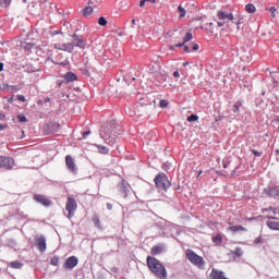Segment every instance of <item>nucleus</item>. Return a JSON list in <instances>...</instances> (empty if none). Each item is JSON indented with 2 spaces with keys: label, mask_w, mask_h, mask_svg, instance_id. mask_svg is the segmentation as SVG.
<instances>
[{
  "label": "nucleus",
  "mask_w": 279,
  "mask_h": 279,
  "mask_svg": "<svg viewBox=\"0 0 279 279\" xmlns=\"http://www.w3.org/2000/svg\"><path fill=\"white\" fill-rule=\"evenodd\" d=\"M266 226L269 228V230H277L279 231V218L272 217L269 214L266 215Z\"/></svg>",
  "instance_id": "0eeeda50"
},
{
  "label": "nucleus",
  "mask_w": 279,
  "mask_h": 279,
  "mask_svg": "<svg viewBox=\"0 0 279 279\" xmlns=\"http://www.w3.org/2000/svg\"><path fill=\"white\" fill-rule=\"evenodd\" d=\"M163 251H165V246H162V244H158L150 248V254L151 256H158L162 254Z\"/></svg>",
  "instance_id": "f3484780"
},
{
  "label": "nucleus",
  "mask_w": 279,
  "mask_h": 279,
  "mask_svg": "<svg viewBox=\"0 0 279 279\" xmlns=\"http://www.w3.org/2000/svg\"><path fill=\"white\" fill-rule=\"evenodd\" d=\"M88 134H90V131H86L83 133V138H86V136H88Z\"/></svg>",
  "instance_id": "c03bdc74"
},
{
  "label": "nucleus",
  "mask_w": 279,
  "mask_h": 279,
  "mask_svg": "<svg viewBox=\"0 0 279 279\" xmlns=\"http://www.w3.org/2000/svg\"><path fill=\"white\" fill-rule=\"evenodd\" d=\"M96 147H97L99 154L106 155V154H108V151H109L108 147H106V146L96 145Z\"/></svg>",
  "instance_id": "c756f323"
},
{
  "label": "nucleus",
  "mask_w": 279,
  "mask_h": 279,
  "mask_svg": "<svg viewBox=\"0 0 279 279\" xmlns=\"http://www.w3.org/2000/svg\"><path fill=\"white\" fill-rule=\"evenodd\" d=\"M268 10H269L272 19H276V7H270Z\"/></svg>",
  "instance_id": "f704fd0d"
},
{
  "label": "nucleus",
  "mask_w": 279,
  "mask_h": 279,
  "mask_svg": "<svg viewBox=\"0 0 279 279\" xmlns=\"http://www.w3.org/2000/svg\"><path fill=\"white\" fill-rule=\"evenodd\" d=\"M60 130V124L58 122H50L45 128V134H53Z\"/></svg>",
  "instance_id": "9b49d317"
},
{
  "label": "nucleus",
  "mask_w": 279,
  "mask_h": 279,
  "mask_svg": "<svg viewBox=\"0 0 279 279\" xmlns=\"http://www.w3.org/2000/svg\"><path fill=\"white\" fill-rule=\"evenodd\" d=\"M64 80L65 82L70 83V82H76L77 81V75H75V73L73 72H68L65 75H64Z\"/></svg>",
  "instance_id": "4be33fe9"
},
{
  "label": "nucleus",
  "mask_w": 279,
  "mask_h": 279,
  "mask_svg": "<svg viewBox=\"0 0 279 279\" xmlns=\"http://www.w3.org/2000/svg\"><path fill=\"white\" fill-rule=\"evenodd\" d=\"M191 40H193V33H186V35L183 37V41L174 46H170V49L173 50L175 47H184V45H186V43H191Z\"/></svg>",
  "instance_id": "2eb2a0df"
},
{
  "label": "nucleus",
  "mask_w": 279,
  "mask_h": 279,
  "mask_svg": "<svg viewBox=\"0 0 279 279\" xmlns=\"http://www.w3.org/2000/svg\"><path fill=\"white\" fill-rule=\"evenodd\" d=\"M58 64H64V62H60V61H59Z\"/></svg>",
  "instance_id": "6e6d98bb"
},
{
  "label": "nucleus",
  "mask_w": 279,
  "mask_h": 279,
  "mask_svg": "<svg viewBox=\"0 0 279 279\" xmlns=\"http://www.w3.org/2000/svg\"><path fill=\"white\" fill-rule=\"evenodd\" d=\"M211 241L215 243V245H221V243H223V236L221 233H218L211 238Z\"/></svg>",
  "instance_id": "5701e85b"
},
{
  "label": "nucleus",
  "mask_w": 279,
  "mask_h": 279,
  "mask_svg": "<svg viewBox=\"0 0 279 279\" xmlns=\"http://www.w3.org/2000/svg\"><path fill=\"white\" fill-rule=\"evenodd\" d=\"M230 255L232 256L233 260H236V258H241V256H243V250L241 247H235L234 251L230 252Z\"/></svg>",
  "instance_id": "aec40b11"
},
{
  "label": "nucleus",
  "mask_w": 279,
  "mask_h": 279,
  "mask_svg": "<svg viewBox=\"0 0 279 279\" xmlns=\"http://www.w3.org/2000/svg\"><path fill=\"white\" fill-rule=\"evenodd\" d=\"M10 3H12V0H0V5L2 8H9Z\"/></svg>",
  "instance_id": "473e14b6"
},
{
  "label": "nucleus",
  "mask_w": 279,
  "mask_h": 279,
  "mask_svg": "<svg viewBox=\"0 0 279 279\" xmlns=\"http://www.w3.org/2000/svg\"><path fill=\"white\" fill-rule=\"evenodd\" d=\"M230 232L236 233V232H245L247 229L245 227L238 225V226H231L228 228Z\"/></svg>",
  "instance_id": "412c9836"
},
{
  "label": "nucleus",
  "mask_w": 279,
  "mask_h": 279,
  "mask_svg": "<svg viewBox=\"0 0 279 279\" xmlns=\"http://www.w3.org/2000/svg\"><path fill=\"white\" fill-rule=\"evenodd\" d=\"M17 99L19 101H23V102L27 101V99L23 95L17 96Z\"/></svg>",
  "instance_id": "ea45409f"
},
{
  "label": "nucleus",
  "mask_w": 279,
  "mask_h": 279,
  "mask_svg": "<svg viewBox=\"0 0 279 279\" xmlns=\"http://www.w3.org/2000/svg\"><path fill=\"white\" fill-rule=\"evenodd\" d=\"M9 267H11V269H23V263L19 260L11 262L9 263Z\"/></svg>",
  "instance_id": "b1692460"
},
{
  "label": "nucleus",
  "mask_w": 279,
  "mask_h": 279,
  "mask_svg": "<svg viewBox=\"0 0 279 279\" xmlns=\"http://www.w3.org/2000/svg\"><path fill=\"white\" fill-rule=\"evenodd\" d=\"M86 45H88V41L84 39V36L73 34L70 41L65 44H54V49H58L59 51H66L68 53H73L75 51V47L77 49L84 50L86 49Z\"/></svg>",
  "instance_id": "f257e3e1"
},
{
  "label": "nucleus",
  "mask_w": 279,
  "mask_h": 279,
  "mask_svg": "<svg viewBox=\"0 0 279 279\" xmlns=\"http://www.w3.org/2000/svg\"><path fill=\"white\" fill-rule=\"evenodd\" d=\"M215 24L213 23V22H210V23H207V29H209L210 32H211V34H213V26H214Z\"/></svg>",
  "instance_id": "58836bf2"
},
{
  "label": "nucleus",
  "mask_w": 279,
  "mask_h": 279,
  "mask_svg": "<svg viewBox=\"0 0 279 279\" xmlns=\"http://www.w3.org/2000/svg\"><path fill=\"white\" fill-rule=\"evenodd\" d=\"M183 51H185V53H191V48L189 46H183Z\"/></svg>",
  "instance_id": "a19ab883"
},
{
  "label": "nucleus",
  "mask_w": 279,
  "mask_h": 279,
  "mask_svg": "<svg viewBox=\"0 0 279 279\" xmlns=\"http://www.w3.org/2000/svg\"><path fill=\"white\" fill-rule=\"evenodd\" d=\"M245 12L254 14V12H256V7L253 3H248L245 5Z\"/></svg>",
  "instance_id": "a878e982"
},
{
  "label": "nucleus",
  "mask_w": 279,
  "mask_h": 279,
  "mask_svg": "<svg viewBox=\"0 0 279 279\" xmlns=\"http://www.w3.org/2000/svg\"><path fill=\"white\" fill-rule=\"evenodd\" d=\"M82 12L83 16H90V14L95 12V8H93V2H88V5H86Z\"/></svg>",
  "instance_id": "6ab92c4d"
},
{
  "label": "nucleus",
  "mask_w": 279,
  "mask_h": 279,
  "mask_svg": "<svg viewBox=\"0 0 279 279\" xmlns=\"http://www.w3.org/2000/svg\"><path fill=\"white\" fill-rule=\"evenodd\" d=\"M219 21H233L234 20V15H232V13H226L223 11H219L217 14Z\"/></svg>",
  "instance_id": "dca6fc26"
},
{
  "label": "nucleus",
  "mask_w": 279,
  "mask_h": 279,
  "mask_svg": "<svg viewBox=\"0 0 279 279\" xmlns=\"http://www.w3.org/2000/svg\"><path fill=\"white\" fill-rule=\"evenodd\" d=\"M65 210L68 211V219L75 217V211L77 210V201L69 196L65 204Z\"/></svg>",
  "instance_id": "39448f33"
},
{
  "label": "nucleus",
  "mask_w": 279,
  "mask_h": 279,
  "mask_svg": "<svg viewBox=\"0 0 279 279\" xmlns=\"http://www.w3.org/2000/svg\"><path fill=\"white\" fill-rule=\"evenodd\" d=\"M189 123H193L194 121H199V117L197 114H191L187 117Z\"/></svg>",
  "instance_id": "7c9ffc66"
},
{
  "label": "nucleus",
  "mask_w": 279,
  "mask_h": 279,
  "mask_svg": "<svg viewBox=\"0 0 279 279\" xmlns=\"http://www.w3.org/2000/svg\"><path fill=\"white\" fill-rule=\"evenodd\" d=\"M166 38H173V43H178L184 38V34L178 33L175 31H170L166 34Z\"/></svg>",
  "instance_id": "4468645a"
},
{
  "label": "nucleus",
  "mask_w": 279,
  "mask_h": 279,
  "mask_svg": "<svg viewBox=\"0 0 279 279\" xmlns=\"http://www.w3.org/2000/svg\"><path fill=\"white\" fill-rule=\"evenodd\" d=\"M65 165L69 171H71L72 173H75V171H77V167L75 166V159H73L71 155H68L65 157Z\"/></svg>",
  "instance_id": "ddd939ff"
},
{
  "label": "nucleus",
  "mask_w": 279,
  "mask_h": 279,
  "mask_svg": "<svg viewBox=\"0 0 279 279\" xmlns=\"http://www.w3.org/2000/svg\"><path fill=\"white\" fill-rule=\"evenodd\" d=\"M33 199L37 202V204H41V206H45L46 208H48V206H51V201L45 195L35 194L33 196Z\"/></svg>",
  "instance_id": "6e6552de"
},
{
  "label": "nucleus",
  "mask_w": 279,
  "mask_h": 279,
  "mask_svg": "<svg viewBox=\"0 0 279 279\" xmlns=\"http://www.w3.org/2000/svg\"><path fill=\"white\" fill-rule=\"evenodd\" d=\"M185 257L194 267H198V269H204V266L206 265V262H204V257L197 255L193 250L187 248L185 251Z\"/></svg>",
  "instance_id": "7ed1b4c3"
},
{
  "label": "nucleus",
  "mask_w": 279,
  "mask_h": 279,
  "mask_svg": "<svg viewBox=\"0 0 279 279\" xmlns=\"http://www.w3.org/2000/svg\"><path fill=\"white\" fill-rule=\"evenodd\" d=\"M146 263L149 271H151V274H154L156 278H168L167 268H165V265H162V263H160V260H158L156 257L148 255L146 258Z\"/></svg>",
  "instance_id": "f03ea898"
},
{
  "label": "nucleus",
  "mask_w": 279,
  "mask_h": 279,
  "mask_svg": "<svg viewBox=\"0 0 279 279\" xmlns=\"http://www.w3.org/2000/svg\"><path fill=\"white\" fill-rule=\"evenodd\" d=\"M0 71H3V63H0Z\"/></svg>",
  "instance_id": "8fccbe9b"
},
{
  "label": "nucleus",
  "mask_w": 279,
  "mask_h": 279,
  "mask_svg": "<svg viewBox=\"0 0 279 279\" xmlns=\"http://www.w3.org/2000/svg\"><path fill=\"white\" fill-rule=\"evenodd\" d=\"M132 24H133V25H136V20H132Z\"/></svg>",
  "instance_id": "603ef678"
},
{
  "label": "nucleus",
  "mask_w": 279,
  "mask_h": 279,
  "mask_svg": "<svg viewBox=\"0 0 279 279\" xmlns=\"http://www.w3.org/2000/svg\"><path fill=\"white\" fill-rule=\"evenodd\" d=\"M240 106H241V105L235 104V105L233 106V112H239Z\"/></svg>",
  "instance_id": "79ce46f5"
},
{
  "label": "nucleus",
  "mask_w": 279,
  "mask_h": 279,
  "mask_svg": "<svg viewBox=\"0 0 279 279\" xmlns=\"http://www.w3.org/2000/svg\"><path fill=\"white\" fill-rule=\"evenodd\" d=\"M20 123H27V118L24 114L17 116Z\"/></svg>",
  "instance_id": "72a5a7b5"
},
{
  "label": "nucleus",
  "mask_w": 279,
  "mask_h": 279,
  "mask_svg": "<svg viewBox=\"0 0 279 279\" xmlns=\"http://www.w3.org/2000/svg\"><path fill=\"white\" fill-rule=\"evenodd\" d=\"M80 260L75 256H70L66 258V260L63 264L64 269H74V267H77V264Z\"/></svg>",
  "instance_id": "1a4fd4ad"
},
{
  "label": "nucleus",
  "mask_w": 279,
  "mask_h": 279,
  "mask_svg": "<svg viewBox=\"0 0 279 279\" xmlns=\"http://www.w3.org/2000/svg\"><path fill=\"white\" fill-rule=\"evenodd\" d=\"M267 195H269V197H274L275 199H279V187H268V190H266Z\"/></svg>",
  "instance_id": "a211bd4d"
},
{
  "label": "nucleus",
  "mask_w": 279,
  "mask_h": 279,
  "mask_svg": "<svg viewBox=\"0 0 279 279\" xmlns=\"http://www.w3.org/2000/svg\"><path fill=\"white\" fill-rule=\"evenodd\" d=\"M263 215H265L266 213H271V215H278V208L276 207H268V208H264L262 209Z\"/></svg>",
  "instance_id": "393cba45"
},
{
  "label": "nucleus",
  "mask_w": 279,
  "mask_h": 279,
  "mask_svg": "<svg viewBox=\"0 0 279 279\" xmlns=\"http://www.w3.org/2000/svg\"><path fill=\"white\" fill-rule=\"evenodd\" d=\"M260 241H262V239H260V238H257V239L255 240V243H260Z\"/></svg>",
  "instance_id": "09e8293b"
},
{
  "label": "nucleus",
  "mask_w": 279,
  "mask_h": 279,
  "mask_svg": "<svg viewBox=\"0 0 279 279\" xmlns=\"http://www.w3.org/2000/svg\"><path fill=\"white\" fill-rule=\"evenodd\" d=\"M173 77H180V72L174 71V72H173Z\"/></svg>",
  "instance_id": "37998d69"
},
{
  "label": "nucleus",
  "mask_w": 279,
  "mask_h": 279,
  "mask_svg": "<svg viewBox=\"0 0 279 279\" xmlns=\"http://www.w3.org/2000/svg\"><path fill=\"white\" fill-rule=\"evenodd\" d=\"M218 27H223V23L222 22H218Z\"/></svg>",
  "instance_id": "de8ad7c7"
},
{
  "label": "nucleus",
  "mask_w": 279,
  "mask_h": 279,
  "mask_svg": "<svg viewBox=\"0 0 279 279\" xmlns=\"http://www.w3.org/2000/svg\"><path fill=\"white\" fill-rule=\"evenodd\" d=\"M98 24L101 25V27H106V25H108V21L106 17L101 16L98 19Z\"/></svg>",
  "instance_id": "2f4dec72"
},
{
  "label": "nucleus",
  "mask_w": 279,
  "mask_h": 279,
  "mask_svg": "<svg viewBox=\"0 0 279 279\" xmlns=\"http://www.w3.org/2000/svg\"><path fill=\"white\" fill-rule=\"evenodd\" d=\"M35 243H36L37 250H39V252L43 253L47 250V240L45 239V236L35 238Z\"/></svg>",
  "instance_id": "9d476101"
},
{
  "label": "nucleus",
  "mask_w": 279,
  "mask_h": 279,
  "mask_svg": "<svg viewBox=\"0 0 279 279\" xmlns=\"http://www.w3.org/2000/svg\"><path fill=\"white\" fill-rule=\"evenodd\" d=\"M148 2H150V3H156V0H148Z\"/></svg>",
  "instance_id": "3c124183"
},
{
  "label": "nucleus",
  "mask_w": 279,
  "mask_h": 279,
  "mask_svg": "<svg viewBox=\"0 0 279 279\" xmlns=\"http://www.w3.org/2000/svg\"><path fill=\"white\" fill-rule=\"evenodd\" d=\"M112 128L111 126H102L100 130V137L107 142L108 138H112Z\"/></svg>",
  "instance_id": "f8f14e48"
},
{
  "label": "nucleus",
  "mask_w": 279,
  "mask_h": 279,
  "mask_svg": "<svg viewBox=\"0 0 279 279\" xmlns=\"http://www.w3.org/2000/svg\"><path fill=\"white\" fill-rule=\"evenodd\" d=\"M225 169L228 167L227 165H223Z\"/></svg>",
  "instance_id": "4d7b16f0"
},
{
  "label": "nucleus",
  "mask_w": 279,
  "mask_h": 279,
  "mask_svg": "<svg viewBox=\"0 0 279 279\" xmlns=\"http://www.w3.org/2000/svg\"><path fill=\"white\" fill-rule=\"evenodd\" d=\"M178 11L180 12L179 19H184V16H186V9H184L182 5L178 7Z\"/></svg>",
  "instance_id": "c85d7f7f"
},
{
  "label": "nucleus",
  "mask_w": 279,
  "mask_h": 279,
  "mask_svg": "<svg viewBox=\"0 0 279 279\" xmlns=\"http://www.w3.org/2000/svg\"><path fill=\"white\" fill-rule=\"evenodd\" d=\"M192 49H193V51H198L199 50V45L192 44Z\"/></svg>",
  "instance_id": "4c0bfd02"
},
{
  "label": "nucleus",
  "mask_w": 279,
  "mask_h": 279,
  "mask_svg": "<svg viewBox=\"0 0 279 279\" xmlns=\"http://www.w3.org/2000/svg\"><path fill=\"white\" fill-rule=\"evenodd\" d=\"M252 153L254 154V156H256L257 158H260V156H263V153L258 151V150H252Z\"/></svg>",
  "instance_id": "e433bc0d"
},
{
  "label": "nucleus",
  "mask_w": 279,
  "mask_h": 279,
  "mask_svg": "<svg viewBox=\"0 0 279 279\" xmlns=\"http://www.w3.org/2000/svg\"><path fill=\"white\" fill-rule=\"evenodd\" d=\"M155 184L158 189H161V191H167L171 186V182H169V178H167V174L165 173L156 175Z\"/></svg>",
  "instance_id": "20e7f679"
},
{
  "label": "nucleus",
  "mask_w": 279,
  "mask_h": 279,
  "mask_svg": "<svg viewBox=\"0 0 279 279\" xmlns=\"http://www.w3.org/2000/svg\"><path fill=\"white\" fill-rule=\"evenodd\" d=\"M49 101H51V98L46 97V98H45V102L47 104V102H49Z\"/></svg>",
  "instance_id": "49530a36"
},
{
  "label": "nucleus",
  "mask_w": 279,
  "mask_h": 279,
  "mask_svg": "<svg viewBox=\"0 0 279 279\" xmlns=\"http://www.w3.org/2000/svg\"><path fill=\"white\" fill-rule=\"evenodd\" d=\"M16 162L12 157L0 156V169H5L7 171H12Z\"/></svg>",
  "instance_id": "423d86ee"
},
{
  "label": "nucleus",
  "mask_w": 279,
  "mask_h": 279,
  "mask_svg": "<svg viewBox=\"0 0 279 279\" xmlns=\"http://www.w3.org/2000/svg\"><path fill=\"white\" fill-rule=\"evenodd\" d=\"M183 66H189V62H184V63H183Z\"/></svg>",
  "instance_id": "864d4df0"
},
{
  "label": "nucleus",
  "mask_w": 279,
  "mask_h": 279,
  "mask_svg": "<svg viewBox=\"0 0 279 279\" xmlns=\"http://www.w3.org/2000/svg\"><path fill=\"white\" fill-rule=\"evenodd\" d=\"M107 208H108V210H112V204L107 203Z\"/></svg>",
  "instance_id": "a18cd8bd"
},
{
  "label": "nucleus",
  "mask_w": 279,
  "mask_h": 279,
  "mask_svg": "<svg viewBox=\"0 0 279 279\" xmlns=\"http://www.w3.org/2000/svg\"><path fill=\"white\" fill-rule=\"evenodd\" d=\"M92 221L94 222V226H96V228H101V220H99V216L94 215Z\"/></svg>",
  "instance_id": "bb28decb"
},
{
  "label": "nucleus",
  "mask_w": 279,
  "mask_h": 279,
  "mask_svg": "<svg viewBox=\"0 0 279 279\" xmlns=\"http://www.w3.org/2000/svg\"><path fill=\"white\" fill-rule=\"evenodd\" d=\"M159 105H160V108H167V106H169V101L160 100Z\"/></svg>",
  "instance_id": "c9c22d12"
},
{
  "label": "nucleus",
  "mask_w": 279,
  "mask_h": 279,
  "mask_svg": "<svg viewBox=\"0 0 279 279\" xmlns=\"http://www.w3.org/2000/svg\"><path fill=\"white\" fill-rule=\"evenodd\" d=\"M202 175V170L198 172V175H197V178H199Z\"/></svg>",
  "instance_id": "5fc2aeb1"
},
{
  "label": "nucleus",
  "mask_w": 279,
  "mask_h": 279,
  "mask_svg": "<svg viewBox=\"0 0 279 279\" xmlns=\"http://www.w3.org/2000/svg\"><path fill=\"white\" fill-rule=\"evenodd\" d=\"M59 264H60V257L58 256L51 257L50 265H52V267H58Z\"/></svg>",
  "instance_id": "cd10ccee"
}]
</instances>
